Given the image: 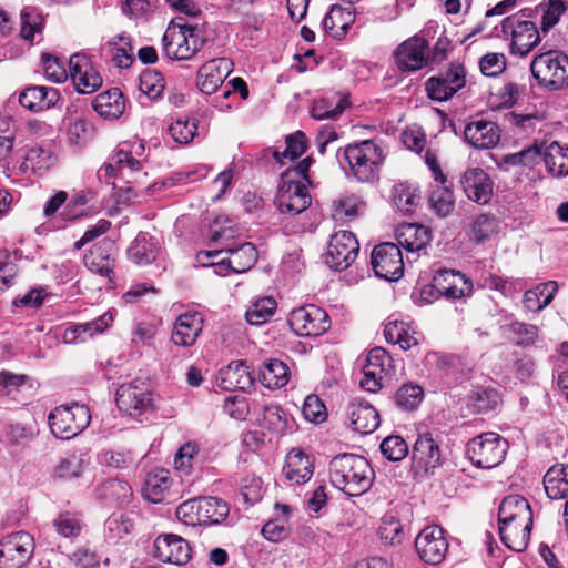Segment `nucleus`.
Returning <instances> with one entry per match:
<instances>
[{
    "label": "nucleus",
    "mask_w": 568,
    "mask_h": 568,
    "mask_svg": "<svg viewBox=\"0 0 568 568\" xmlns=\"http://www.w3.org/2000/svg\"><path fill=\"white\" fill-rule=\"evenodd\" d=\"M371 264L379 278L395 282L404 274L403 254L397 244L385 242L376 245L371 255Z\"/></svg>",
    "instance_id": "4468645a"
},
{
    "label": "nucleus",
    "mask_w": 568,
    "mask_h": 568,
    "mask_svg": "<svg viewBox=\"0 0 568 568\" xmlns=\"http://www.w3.org/2000/svg\"><path fill=\"white\" fill-rule=\"evenodd\" d=\"M175 514L185 525L214 526L225 523L230 514V506L220 497L203 496L182 503Z\"/></svg>",
    "instance_id": "f03ea898"
},
{
    "label": "nucleus",
    "mask_w": 568,
    "mask_h": 568,
    "mask_svg": "<svg viewBox=\"0 0 568 568\" xmlns=\"http://www.w3.org/2000/svg\"><path fill=\"white\" fill-rule=\"evenodd\" d=\"M233 62L226 58L211 59L203 63L196 74V85L200 91L211 95L217 91L231 73Z\"/></svg>",
    "instance_id": "412c9836"
},
{
    "label": "nucleus",
    "mask_w": 568,
    "mask_h": 568,
    "mask_svg": "<svg viewBox=\"0 0 568 568\" xmlns=\"http://www.w3.org/2000/svg\"><path fill=\"white\" fill-rule=\"evenodd\" d=\"M276 307L277 303L272 296L260 297L248 306L245 318L251 325H262L272 318Z\"/></svg>",
    "instance_id": "5fc2aeb1"
},
{
    "label": "nucleus",
    "mask_w": 568,
    "mask_h": 568,
    "mask_svg": "<svg viewBox=\"0 0 568 568\" xmlns=\"http://www.w3.org/2000/svg\"><path fill=\"white\" fill-rule=\"evenodd\" d=\"M397 68L403 72H414L429 64V44L420 36H413L402 42L394 52Z\"/></svg>",
    "instance_id": "a211bd4d"
},
{
    "label": "nucleus",
    "mask_w": 568,
    "mask_h": 568,
    "mask_svg": "<svg viewBox=\"0 0 568 568\" xmlns=\"http://www.w3.org/2000/svg\"><path fill=\"white\" fill-rule=\"evenodd\" d=\"M535 10L541 13V28L547 31L558 23L561 14L567 10V4L564 0H549L548 3H540Z\"/></svg>",
    "instance_id": "0e129e2a"
},
{
    "label": "nucleus",
    "mask_w": 568,
    "mask_h": 568,
    "mask_svg": "<svg viewBox=\"0 0 568 568\" xmlns=\"http://www.w3.org/2000/svg\"><path fill=\"white\" fill-rule=\"evenodd\" d=\"M460 184L467 197L478 204H487L493 196V181L481 168L467 169Z\"/></svg>",
    "instance_id": "a878e982"
},
{
    "label": "nucleus",
    "mask_w": 568,
    "mask_h": 568,
    "mask_svg": "<svg viewBox=\"0 0 568 568\" xmlns=\"http://www.w3.org/2000/svg\"><path fill=\"white\" fill-rule=\"evenodd\" d=\"M283 474L291 485H303L314 474L313 459L301 449H292L286 455Z\"/></svg>",
    "instance_id": "c85d7f7f"
},
{
    "label": "nucleus",
    "mask_w": 568,
    "mask_h": 568,
    "mask_svg": "<svg viewBox=\"0 0 568 568\" xmlns=\"http://www.w3.org/2000/svg\"><path fill=\"white\" fill-rule=\"evenodd\" d=\"M129 153L130 150H126L125 145H119L109 158V161L98 170L97 174L100 181H106L109 178L116 176L118 174L123 178L136 174L138 176L133 181H128L129 185L125 191L131 194V197L141 201L150 194V190L153 189L155 184L145 185V183L141 181V178L145 176L146 173H140L141 161L131 160Z\"/></svg>",
    "instance_id": "7ed1b4c3"
},
{
    "label": "nucleus",
    "mask_w": 568,
    "mask_h": 568,
    "mask_svg": "<svg viewBox=\"0 0 568 568\" xmlns=\"http://www.w3.org/2000/svg\"><path fill=\"white\" fill-rule=\"evenodd\" d=\"M70 77L78 92L88 94L102 85V78L84 54H73L69 59Z\"/></svg>",
    "instance_id": "4be33fe9"
},
{
    "label": "nucleus",
    "mask_w": 568,
    "mask_h": 568,
    "mask_svg": "<svg viewBox=\"0 0 568 568\" xmlns=\"http://www.w3.org/2000/svg\"><path fill=\"white\" fill-rule=\"evenodd\" d=\"M34 549L32 536L26 531L10 534L0 541V568H21Z\"/></svg>",
    "instance_id": "dca6fc26"
},
{
    "label": "nucleus",
    "mask_w": 568,
    "mask_h": 568,
    "mask_svg": "<svg viewBox=\"0 0 568 568\" xmlns=\"http://www.w3.org/2000/svg\"><path fill=\"white\" fill-rule=\"evenodd\" d=\"M159 247L148 233H139L128 248L129 258L138 265H149L155 261Z\"/></svg>",
    "instance_id": "a19ab883"
},
{
    "label": "nucleus",
    "mask_w": 568,
    "mask_h": 568,
    "mask_svg": "<svg viewBox=\"0 0 568 568\" xmlns=\"http://www.w3.org/2000/svg\"><path fill=\"white\" fill-rule=\"evenodd\" d=\"M101 495L116 505L123 506L129 503L132 491L130 485L121 479H109L101 486Z\"/></svg>",
    "instance_id": "052dcab7"
},
{
    "label": "nucleus",
    "mask_w": 568,
    "mask_h": 568,
    "mask_svg": "<svg viewBox=\"0 0 568 568\" xmlns=\"http://www.w3.org/2000/svg\"><path fill=\"white\" fill-rule=\"evenodd\" d=\"M165 81L161 72L146 69L140 75L139 89L151 100L160 98L164 91Z\"/></svg>",
    "instance_id": "bf43d9fd"
},
{
    "label": "nucleus",
    "mask_w": 568,
    "mask_h": 568,
    "mask_svg": "<svg viewBox=\"0 0 568 568\" xmlns=\"http://www.w3.org/2000/svg\"><path fill=\"white\" fill-rule=\"evenodd\" d=\"M393 371V358L383 347L372 348L363 366V378L359 385L363 389L375 393L383 388L385 379Z\"/></svg>",
    "instance_id": "2eb2a0df"
},
{
    "label": "nucleus",
    "mask_w": 568,
    "mask_h": 568,
    "mask_svg": "<svg viewBox=\"0 0 568 568\" xmlns=\"http://www.w3.org/2000/svg\"><path fill=\"white\" fill-rule=\"evenodd\" d=\"M106 536L110 541H116L133 530V521L125 515H112L105 521Z\"/></svg>",
    "instance_id": "69168bd1"
},
{
    "label": "nucleus",
    "mask_w": 568,
    "mask_h": 568,
    "mask_svg": "<svg viewBox=\"0 0 568 568\" xmlns=\"http://www.w3.org/2000/svg\"><path fill=\"white\" fill-rule=\"evenodd\" d=\"M530 71L538 84L548 90L568 85V55L559 50H548L535 55Z\"/></svg>",
    "instance_id": "423d86ee"
},
{
    "label": "nucleus",
    "mask_w": 568,
    "mask_h": 568,
    "mask_svg": "<svg viewBox=\"0 0 568 568\" xmlns=\"http://www.w3.org/2000/svg\"><path fill=\"white\" fill-rule=\"evenodd\" d=\"M290 174H282L277 187L275 204L282 214L297 215L304 212L312 202L305 183L300 180H291Z\"/></svg>",
    "instance_id": "ddd939ff"
},
{
    "label": "nucleus",
    "mask_w": 568,
    "mask_h": 568,
    "mask_svg": "<svg viewBox=\"0 0 568 568\" xmlns=\"http://www.w3.org/2000/svg\"><path fill=\"white\" fill-rule=\"evenodd\" d=\"M288 367L280 359H270L263 363L260 368V381L270 389L285 386L288 382Z\"/></svg>",
    "instance_id": "a18cd8bd"
},
{
    "label": "nucleus",
    "mask_w": 568,
    "mask_h": 568,
    "mask_svg": "<svg viewBox=\"0 0 568 568\" xmlns=\"http://www.w3.org/2000/svg\"><path fill=\"white\" fill-rule=\"evenodd\" d=\"M349 427L359 434H371L379 426V415L368 402L354 399L347 406Z\"/></svg>",
    "instance_id": "bb28decb"
},
{
    "label": "nucleus",
    "mask_w": 568,
    "mask_h": 568,
    "mask_svg": "<svg viewBox=\"0 0 568 568\" xmlns=\"http://www.w3.org/2000/svg\"><path fill=\"white\" fill-rule=\"evenodd\" d=\"M428 203L430 209L438 216H447L450 213L454 207V195L447 182H434V184L430 185Z\"/></svg>",
    "instance_id": "3c124183"
},
{
    "label": "nucleus",
    "mask_w": 568,
    "mask_h": 568,
    "mask_svg": "<svg viewBox=\"0 0 568 568\" xmlns=\"http://www.w3.org/2000/svg\"><path fill=\"white\" fill-rule=\"evenodd\" d=\"M307 149V138L304 132L297 131L287 135L285 140V149L283 151L274 150L273 158L281 165L293 162L298 159Z\"/></svg>",
    "instance_id": "8fccbe9b"
},
{
    "label": "nucleus",
    "mask_w": 568,
    "mask_h": 568,
    "mask_svg": "<svg viewBox=\"0 0 568 568\" xmlns=\"http://www.w3.org/2000/svg\"><path fill=\"white\" fill-rule=\"evenodd\" d=\"M329 478L332 485L346 495L361 496L372 487L375 473L365 457L342 454L331 460Z\"/></svg>",
    "instance_id": "f257e3e1"
},
{
    "label": "nucleus",
    "mask_w": 568,
    "mask_h": 568,
    "mask_svg": "<svg viewBox=\"0 0 568 568\" xmlns=\"http://www.w3.org/2000/svg\"><path fill=\"white\" fill-rule=\"evenodd\" d=\"M36 427L33 424H10L6 428V439L14 446H22L32 440L36 436Z\"/></svg>",
    "instance_id": "774afa93"
},
{
    "label": "nucleus",
    "mask_w": 568,
    "mask_h": 568,
    "mask_svg": "<svg viewBox=\"0 0 568 568\" xmlns=\"http://www.w3.org/2000/svg\"><path fill=\"white\" fill-rule=\"evenodd\" d=\"M60 93L57 89L44 85L29 87L19 95L20 104L33 112L48 110L57 104Z\"/></svg>",
    "instance_id": "72a5a7b5"
},
{
    "label": "nucleus",
    "mask_w": 568,
    "mask_h": 568,
    "mask_svg": "<svg viewBox=\"0 0 568 568\" xmlns=\"http://www.w3.org/2000/svg\"><path fill=\"white\" fill-rule=\"evenodd\" d=\"M528 518H532V511L523 496L509 495L503 499L498 509V520L526 521Z\"/></svg>",
    "instance_id": "c03bdc74"
},
{
    "label": "nucleus",
    "mask_w": 568,
    "mask_h": 568,
    "mask_svg": "<svg viewBox=\"0 0 568 568\" xmlns=\"http://www.w3.org/2000/svg\"><path fill=\"white\" fill-rule=\"evenodd\" d=\"M509 444L499 434L488 432L471 438L466 445V455L477 468L490 469L505 459Z\"/></svg>",
    "instance_id": "6e6552de"
},
{
    "label": "nucleus",
    "mask_w": 568,
    "mask_h": 568,
    "mask_svg": "<svg viewBox=\"0 0 568 568\" xmlns=\"http://www.w3.org/2000/svg\"><path fill=\"white\" fill-rule=\"evenodd\" d=\"M352 22L353 12L351 8L333 4L323 19V27L333 37H341L346 33Z\"/></svg>",
    "instance_id": "49530a36"
},
{
    "label": "nucleus",
    "mask_w": 568,
    "mask_h": 568,
    "mask_svg": "<svg viewBox=\"0 0 568 568\" xmlns=\"http://www.w3.org/2000/svg\"><path fill=\"white\" fill-rule=\"evenodd\" d=\"M54 163V158L49 149L40 145L31 146L26 152L22 162L19 165L21 173H33L41 175L45 173Z\"/></svg>",
    "instance_id": "e433bc0d"
},
{
    "label": "nucleus",
    "mask_w": 568,
    "mask_h": 568,
    "mask_svg": "<svg viewBox=\"0 0 568 568\" xmlns=\"http://www.w3.org/2000/svg\"><path fill=\"white\" fill-rule=\"evenodd\" d=\"M416 474H426L440 465V449L430 434L419 435L412 452Z\"/></svg>",
    "instance_id": "393cba45"
},
{
    "label": "nucleus",
    "mask_w": 568,
    "mask_h": 568,
    "mask_svg": "<svg viewBox=\"0 0 568 568\" xmlns=\"http://www.w3.org/2000/svg\"><path fill=\"white\" fill-rule=\"evenodd\" d=\"M423 398V388L419 385L413 383H406L402 385L393 396L395 405L405 412L416 409L422 403Z\"/></svg>",
    "instance_id": "4d7b16f0"
},
{
    "label": "nucleus",
    "mask_w": 568,
    "mask_h": 568,
    "mask_svg": "<svg viewBox=\"0 0 568 568\" xmlns=\"http://www.w3.org/2000/svg\"><path fill=\"white\" fill-rule=\"evenodd\" d=\"M542 161L552 176H565L568 174V148H562L554 141L549 144L542 142Z\"/></svg>",
    "instance_id": "4c0bfd02"
},
{
    "label": "nucleus",
    "mask_w": 568,
    "mask_h": 568,
    "mask_svg": "<svg viewBox=\"0 0 568 568\" xmlns=\"http://www.w3.org/2000/svg\"><path fill=\"white\" fill-rule=\"evenodd\" d=\"M154 396L148 383L134 379L122 384L115 394L118 408L133 418L153 409Z\"/></svg>",
    "instance_id": "9d476101"
},
{
    "label": "nucleus",
    "mask_w": 568,
    "mask_h": 568,
    "mask_svg": "<svg viewBox=\"0 0 568 568\" xmlns=\"http://www.w3.org/2000/svg\"><path fill=\"white\" fill-rule=\"evenodd\" d=\"M501 403L499 393L493 387H475L468 395L467 405L475 414L495 410Z\"/></svg>",
    "instance_id": "37998d69"
},
{
    "label": "nucleus",
    "mask_w": 568,
    "mask_h": 568,
    "mask_svg": "<svg viewBox=\"0 0 568 568\" xmlns=\"http://www.w3.org/2000/svg\"><path fill=\"white\" fill-rule=\"evenodd\" d=\"M382 454L390 462H399L408 454V445L403 437L390 435L381 444Z\"/></svg>",
    "instance_id": "338daca9"
},
{
    "label": "nucleus",
    "mask_w": 568,
    "mask_h": 568,
    "mask_svg": "<svg viewBox=\"0 0 568 568\" xmlns=\"http://www.w3.org/2000/svg\"><path fill=\"white\" fill-rule=\"evenodd\" d=\"M358 251V241L352 232H336L328 242L325 263L335 271H344L356 260Z\"/></svg>",
    "instance_id": "f3484780"
},
{
    "label": "nucleus",
    "mask_w": 568,
    "mask_h": 568,
    "mask_svg": "<svg viewBox=\"0 0 568 568\" xmlns=\"http://www.w3.org/2000/svg\"><path fill=\"white\" fill-rule=\"evenodd\" d=\"M466 69L460 63H450L448 68L428 78L425 82L427 97L437 102L452 99L466 85Z\"/></svg>",
    "instance_id": "9b49d317"
},
{
    "label": "nucleus",
    "mask_w": 568,
    "mask_h": 568,
    "mask_svg": "<svg viewBox=\"0 0 568 568\" xmlns=\"http://www.w3.org/2000/svg\"><path fill=\"white\" fill-rule=\"evenodd\" d=\"M544 486L550 499H564L568 496V465L557 464L544 476Z\"/></svg>",
    "instance_id": "58836bf2"
},
{
    "label": "nucleus",
    "mask_w": 568,
    "mask_h": 568,
    "mask_svg": "<svg viewBox=\"0 0 568 568\" xmlns=\"http://www.w3.org/2000/svg\"><path fill=\"white\" fill-rule=\"evenodd\" d=\"M499 535L503 544L514 551L526 549L532 528V518L526 521L519 520H498Z\"/></svg>",
    "instance_id": "473e14b6"
},
{
    "label": "nucleus",
    "mask_w": 568,
    "mask_h": 568,
    "mask_svg": "<svg viewBox=\"0 0 568 568\" xmlns=\"http://www.w3.org/2000/svg\"><path fill=\"white\" fill-rule=\"evenodd\" d=\"M337 158L341 164L344 161L348 165L353 175L361 182L372 181L384 160L382 149L371 140L347 145L342 158L339 154Z\"/></svg>",
    "instance_id": "39448f33"
},
{
    "label": "nucleus",
    "mask_w": 568,
    "mask_h": 568,
    "mask_svg": "<svg viewBox=\"0 0 568 568\" xmlns=\"http://www.w3.org/2000/svg\"><path fill=\"white\" fill-rule=\"evenodd\" d=\"M288 324L298 336L316 337L329 329L331 320L322 307L306 304L290 313Z\"/></svg>",
    "instance_id": "f8f14e48"
},
{
    "label": "nucleus",
    "mask_w": 568,
    "mask_h": 568,
    "mask_svg": "<svg viewBox=\"0 0 568 568\" xmlns=\"http://www.w3.org/2000/svg\"><path fill=\"white\" fill-rule=\"evenodd\" d=\"M153 545L154 556L163 562L182 566L191 559V546L179 535L162 534L156 537Z\"/></svg>",
    "instance_id": "aec40b11"
},
{
    "label": "nucleus",
    "mask_w": 568,
    "mask_h": 568,
    "mask_svg": "<svg viewBox=\"0 0 568 568\" xmlns=\"http://www.w3.org/2000/svg\"><path fill=\"white\" fill-rule=\"evenodd\" d=\"M202 331V315L197 312H186L175 320L171 339L178 346L190 347L195 344Z\"/></svg>",
    "instance_id": "cd10ccee"
},
{
    "label": "nucleus",
    "mask_w": 568,
    "mask_h": 568,
    "mask_svg": "<svg viewBox=\"0 0 568 568\" xmlns=\"http://www.w3.org/2000/svg\"><path fill=\"white\" fill-rule=\"evenodd\" d=\"M205 42L196 26L172 21L163 34L162 50L170 60H190Z\"/></svg>",
    "instance_id": "20e7f679"
},
{
    "label": "nucleus",
    "mask_w": 568,
    "mask_h": 568,
    "mask_svg": "<svg viewBox=\"0 0 568 568\" xmlns=\"http://www.w3.org/2000/svg\"><path fill=\"white\" fill-rule=\"evenodd\" d=\"M500 138V131L491 121L478 120L468 123L464 130L465 141L475 149L494 148Z\"/></svg>",
    "instance_id": "2f4dec72"
},
{
    "label": "nucleus",
    "mask_w": 568,
    "mask_h": 568,
    "mask_svg": "<svg viewBox=\"0 0 568 568\" xmlns=\"http://www.w3.org/2000/svg\"><path fill=\"white\" fill-rule=\"evenodd\" d=\"M420 192L408 183H397L392 189L393 204L404 213H412L420 202Z\"/></svg>",
    "instance_id": "09e8293b"
},
{
    "label": "nucleus",
    "mask_w": 568,
    "mask_h": 568,
    "mask_svg": "<svg viewBox=\"0 0 568 568\" xmlns=\"http://www.w3.org/2000/svg\"><path fill=\"white\" fill-rule=\"evenodd\" d=\"M169 133L180 144H189L197 132V120L186 115L178 116L169 125Z\"/></svg>",
    "instance_id": "13d9d810"
},
{
    "label": "nucleus",
    "mask_w": 568,
    "mask_h": 568,
    "mask_svg": "<svg viewBox=\"0 0 568 568\" xmlns=\"http://www.w3.org/2000/svg\"><path fill=\"white\" fill-rule=\"evenodd\" d=\"M364 203L354 194L341 195L332 201V217L339 222H349L361 215Z\"/></svg>",
    "instance_id": "de8ad7c7"
},
{
    "label": "nucleus",
    "mask_w": 568,
    "mask_h": 568,
    "mask_svg": "<svg viewBox=\"0 0 568 568\" xmlns=\"http://www.w3.org/2000/svg\"><path fill=\"white\" fill-rule=\"evenodd\" d=\"M419 558L429 565L440 564L448 551V541L444 530L438 526L424 528L415 539Z\"/></svg>",
    "instance_id": "6ab92c4d"
},
{
    "label": "nucleus",
    "mask_w": 568,
    "mask_h": 568,
    "mask_svg": "<svg viewBox=\"0 0 568 568\" xmlns=\"http://www.w3.org/2000/svg\"><path fill=\"white\" fill-rule=\"evenodd\" d=\"M506 318L507 322L500 324V329L507 333L516 345L526 347L536 343L539 335L538 326L514 320L513 315Z\"/></svg>",
    "instance_id": "ea45409f"
},
{
    "label": "nucleus",
    "mask_w": 568,
    "mask_h": 568,
    "mask_svg": "<svg viewBox=\"0 0 568 568\" xmlns=\"http://www.w3.org/2000/svg\"><path fill=\"white\" fill-rule=\"evenodd\" d=\"M250 366L242 361H233L219 372L216 384L224 390H245L253 385Z\"/></svg>",
    "instance_id": "c756f323"
},
{
    "label": "nucleus",
    "mask_w": 568,
    "mask_h": 568,
    "mask_svg": "<svg viewBox=\"0 0 568 568\" xmlns=\"http://www.w3.org/2000/svg\"><path fill=\"white\" fill-rule=\"evenodd\" d=\"M531 9H523L501 20L500 31L506 39H510L511 54L525 57L540 42L536 24L523 19L531 17Z\"/></svg>",
    "instance_id": "0eeeda50"
},
{
    "label": "nucleus",
    "mask_w": 568,
    "mask_h": 568,
    "mask_svg": "<svg viewBox=\"0 0 568 568\" xmlns=\"http://www.w3.org/2000/svg\"><path fill=\"white\" fill-rule=\"evenodd\" d=\"M433 278L447 300L455 301L473 294V282L459 271L438 268L434 271Z\"/></svg>",
    "instance_id": "b1692460"
},
{
    "label": "nucleus",
    "mask_w": 568,
    "mask_h": 568,
    "mask_svg": "<svg viewBox=\"0 0 568 568\" xmlns=\"http://www.w3.org/2000/svg\"><path fill=\"white\" fill-rule=\"evenodd\" d=\"M115 243L104 237L89 250L83 257V262L91 272L111 280L115 265Z\"/></svg>",
    "instance_id": "5701e85b"
},
{
    "label": "nucleus",
    "mask_w": 568,
    "mask_h": 568,
    "mask_svg": "<svg viewBox=\"0 0 568 568\" xmlns=\"http://www.w3.org/2000/svg\"><path fill=\"white\" fill-rule=\"evenodd\" d=\"M430 230L424 225L415 223H404L396 231L398 245L407 252H418L430 242Z\"/></svg>",
    "instance_id": "f704fd0d"
},
{
    "label": "nucleus",
    "mask_w": 568,
    "mask_h": 568,
    "mask_svg": "<svg viewBox=\"0 0 568 568\" xmlns=\"http://www.w3.org/2000/svg\"><path fill=\"white\" fill-rule=\"evenodd\" d=\"M113 323L111 312H105L101 316L82 324L71 325L63 332V342L67 344L84 343L89 338L105 332Z\"/></svg>",
    "instance_id": "7c9ffc66"
},
{
    "label": "nucleus",
    "mask_w": 568,
    "mask_h": 568,
    "mask_svg": "<svg viewBox=\"0 0 568 568\" xmlns=\"http://www.w3.org/2000/svg\"><path fill=\"white\" fill-rule=\"evenodd\" d=\"M91 415L85 405L73 404L55 407L49 415L51 433L60 439H70L90 424Z\"/></svg>",
    "instance_id": "1a4fd4ad"
},
{
    "label": "nucleus",
    "mask_w": 568,
    "mask_h": 568,
    "mask_svg": "<svg viewBox=\"0 0 568 568\" xmlns=\"http://www.w3.org/2000/svg\"><path fill=\"white\" fill-rule=\"evenodd\" d=\"M263 425L273 433L282 434L287 429V414L277 404L264 406Z\"/></svg>",
    "instance_id": "e2e57ef3"
},
{
    "label": "nucleus",
    "mask_w": 568,
    "mask_h": 568,
    "mask_svg": "<svg viewBox=\"0 0 568 568\" xmlns=\"http://www.w3.org/2000/svg\"><path fill=\"white\" fill-rule=\"evenodd\" d=\"M222 250L229 254L233 273H244L257 262V250L251 242H243L236 246H225Z\"/></svg>",
    "instance_id": "79ce46f5"
},
{
    "label": "nucleus",
    "mask_w": 568,
    "mask_h": 568,
    "mask_svg": "<svg viewBox=\"0 0 568 568\" xmlns=\"http://www.w3.org/2000/svg\"><path fill=\"white\" fill-rule=\"evenodd\" d=\"M105 49L111 55L115 67L120 69L129 68L133 62V47L128 36L120 34L110 40Z\"/></svg>",
    "instance_id": "603ef678"
},
{
    "label": "nucleus",
    "mask_w": 568,
    "mask_h": 568,
    "mask_svg": "<svg viewBox=\"0 0 568 568\" xmlns=\"http://www.w3.org/2000/svg\"><path fill=\"white\" fill-rule=\"evenodd\" d=\"M92 106L100 116L116 120L125 110V100L119 88H111L98 94L92 101Z\"/></svg>",
    "instance_id": "c9c22d12"
},
{
    "label": "nucleus",
    "mask_w": 568,
    "mask_h": 568,
    "mask_svg": "<svg viewBox=\"0 0 568 568\" xmlns=\"http://www.w3.org/2000/svg\"><path fill=\"white\" fill-rule=\"evenodd\" d=\"M347 105L346 97L321 98L314 101L311 114L316 120L335 119L343 113Z\"/></svg>",
    "instance_id": "6e6d98bb"
},
{
    "label": "nucleus",
    "mask_w": 568,
    "mask_h": 568,
    "mask_svg": "<svg viewBox=\"0 0 568 568\" xmlns=\"http://www.w3.org/2000/svg\"><path fill=\"white\" fill-rule=\"evenodd\" d=\"M170 488L169 474L161 470L158 474L149 475L144 486V496L152 503H160L164 491Z\"/></svg>",
    "instance_id": "680f3d73"
},
{
    "label": "nucleus",
    "mask_w": 568,
    "mask_h": 568,
    "mask_svg": "<svg viewBox=\"0 0 568 568\" xmlns=\"http://www.w3.org/2000/svg\"><path fill=\"white\" fill-rule=\"evenodd\" d=\"M44 19L34 7H26L20 13V37L33 43L37 34L42 33Z\"/></svg>",
    "instance_id": "864d4df0"
}]
</instances>
